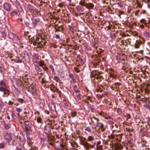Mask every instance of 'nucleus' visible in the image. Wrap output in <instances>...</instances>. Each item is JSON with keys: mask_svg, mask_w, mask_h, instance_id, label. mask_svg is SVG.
Masks as SVG:
<instances>
[{"mask_svg": "<svg viewBox=\"0 0 150 150\" xmlns=\"http://www.w3.org/2000/svg\"><path fill=\"white\" fill-rule=\"evenodd\" d=\"M6 82V81L4 79L0 82V91L3 92L4 95L7 97L9 95L10 91L7 88Z\"/></svg>", "mask_w": 150, "mask_h": 150, "instance_id": "nucleus-1", "label": "nucleus"}, {"mask_svg": "<svg viewBox=\"0 0 150 150\" xmlns=\"http://www.w3.org/2000/svg\"><path fill=\"white\" fill-rule=\"evenodd\" d=\"M79 137L81 138V144L84 146V149L86 150H89L90 148H93L94 147V145H92L85 141L86 140L85 138L81 136H79Z\"/></svg>", "mask_w": 150, "mask_h": 150, "instance_id": "nucleus-2", "label": "nucleus"}, {"mask_svg": "<svg viewBox=\"0 0 150 150\" xmlns=\"http://www.w3.org/2000/svg\"><path fill=\"white\" fill-rule=\"evenodd\" d=\"M28 90L33 95L35 94L37 92V89L35 87L31 84L29 86Z\"/></svg>", "mask_w": 150, "mask_h": 150, "instance_id": "nucleus-3", "label": "nucleus"}, {"mask_svg": "<svg viewBox=\"0 0 150 150\" xmlns=\"http://www.w3.org/2000/svg\"><path fill=\"white\" fill-rule=\"evenodd\" d=\"M4 138L7 142H9L11 140L10 134L8 133H6L4 135Z\"/></svg>", "mask_w": 150, "mask_h": 150, "instance_id": "nucleus-4", "label": "nucleus"}, {"mask_svg": "<svg viewBox=\"0 0 150 150\" xmlns=\"http://www.w3.org/2000/svg\"><path fill=\"white\" fill-rule=\"evenodd\" d=\"M4 8L5 10L7 11H9L11 8V5L8 3H5L4 5Z\"/></svg>", "mask_w": 150, "mask_h": 150, "instance_id": "nucleus-5", "label": "nucleus"}, {"mask_svg": "<svg viewBox=\"0 0 150 150\" xmlns=\"http://www.w3.org/2000/svg\"><path fill=\"white\" fill-rule=\"evenodd\" d=\"M40 21L39 18H37L36 19H33V20L32 25L33 27H35L38 24V22Z\"/></svg>", "mask_w": 150, "mask_h": 150, "instance_id": "nucleus-6", "label": "nucleus"}, {"mask_svg": "<svg viewBox=\"0 0 150 150\" xmlns=\"http://www.w3.org/2000/svg\"><path fill=\"white\" fill-rule=\"evenodd\" d=\"M122 146L121 144L117 143L114 146L115 150H119L122 149Z\"/></svg>", "mask_w": 150, "mask_h": 150, "instance_id": "nucleus-7", "label": "nucleus"}, {"mask_svg": "<svg viewBox=\"0 0 150 150\" xmlns=\"http://www.w3.org/2000/svg\"><path fill=\"white\" fill-rule=\"evenodd\" d=\"M24 123L26 126L28 127L26 128L28 130H29L30 129V126L31 125L30 122L28 121H24Z\"/></svg>", "mask_w": 150, "mask_h": 150, "instance_id": "nucleus-8", "label": "nucleus"}, {"mask_svg": "<svg viewBox=\"0 0 150 150\" xmlns=\"http://www.w3.org/2000/svg\"><path fill=\"white\" fill-rule=\"evenodd\" d=\"M76 8L78 11L79 12H83L84 11V9L83 8L80 6H76Z\"/></svg>", "mask_w": 150, "mask_h": 150, "instance_id": "nucleus-9", "label": "nucleus"}, {"mask_svg": "<svg viewBox=\"0 0 150 150\" xmlns=\"http://www.w3.org/2000/svg\"><path fill=\"white\" fill-rule=\"evenodd\" d=\"M24 57L25 59L28 62L30 61V57L29 54L27 53L26 52L24 54Z\"/></svg>", "mask_w": 150, "mask_h": 150, "instance_id": "nucleus-10", "label": "nucleus"}, {"mask_svg": "<svg viewBox=\"0 0 150 150\" xmlns=\"http://www.w3.org/2000/svg\"><path fill=\"white\" fill-rule=\"evenodd\" d=\"M33 13L38 16H40L41 14L40 13V11H39L37 9H34L33 11Z\"/></svg>", "mask_w": 150, "mask_h": 150, "instance_id": "nucleus-11", "label": "nucleus"}, {"mask_svg": "<svg viewBox=\"0 0 150 150\" xmlns=\"http://www.w3.org/2000/svg\"><path fill=\"white\" fill-rule=\"evenodd\" d=\"M15 35H14L13 33L9 32L8 33V38L12 39L13 40L15 38Z\"/></svg>", "mask_w": 150, "mask_h": 150, "instance_id": "nucleus-12", "label": "nucleus"}, {"mask_svg": "<svg viewBox=\"0 0 150 150\" xmlns=\"http://www.w3.org/2000/svg\"><path fill=\"white\" fill-rule=\"evenodd\" d=\"M46 43V41H45L44 42L42 41H40L37 42L36 43L37 44V45H41L43 46V45H45Z\"/></svg>", "mask_w": 150, "mask_h": 150, "instance_id": "nucleus-13", "label": "nucleus"}, {"mask_svg": "<svg viewBox=\"0 0 150 150\" xmlns=\"http://www.w3.org/2000/svg\"><path fill=\"white\" fill-rule=\"evenodd\" d=\"M74 91L76 93H79L80 92V91L79 90V88L76 85H75L74 86Z\"/></svg>", "mask_w": 150, "mask_h": 150, "instance_id": "nucleus-14", "label": "nucleus"}, {"mask_svg": "<svg viewBox=\"0 0 150 150\" xmlns=\"http://www.w3.org/2000/svg\"><path fill=\"white\" fill-rule=\"evenodd\" d=\"M96 126L100 128H102L104 127L103 124L102 123L98 122L96 123Z\"/></svg>", "mask_w": 150, "mask_h": 150, "instance_id": "nucleus-15", "label": "nucleus"}, {"mask_svg": "<svg viewBox=\"0 0 150 150\" xmlns=\"http://www.w3.org/2000/svg\"><path fill=\"white\" fill-rule=\"evenodd\" d=\"M94 139V137L91 136H90L88 137L87 140L89 142L92 141Z\"/></svg>", "mask_w": 150, "mask_h": 150, "instance_id": "nucleus-16", "label": "nucleus"}, {"mask_svg": "<svg viewBox=\"0 0 150 150\" xmlns=\"http://www.w3.org/2000/svg\"><path fill=\"white\" fill-rule=\"evenodd\" d=\"M45 130L46 131V133H49L50 132L51 130L50 127L48 126L45 127Z\"/></svg>", "mask_w": 150, "mask_h": 150, "instance_id": "nucleus-17", "label": "nucleus"}, {"mask_svg": "<svg viewBox=\"0 0 150 150\" xmlns=\"http://www.w3.org/2000/svg\"><path fill=\"white\" fill-rule=\"evenodd\" d=\"M144 35L146 37H148L150 38V35L149 33L146 31L144 32Z\"/></svg>", "mask_w": 150, "mask_h": 150, "instance_id": "nucleus-18", "label": "nucleus"}, {"mask_svg": "<svg viewBox=\"0 0 150 150\" xmlns=\"http://www.w3.org/2000/svg\"><path fill=\"white\" fill-rule=\"evenodd\" d=\"M60 146L61 147V150H68L66 148L65 146L63 144H61Z\"/></svg>", "mask_w": 150, "mask_h": 150, "instance_id": "nucleus-19", "label": "nucleus"}, {"mask_svg": "<svg viewBox=\"0 0 150 150\" xmlns=\"http://www.w3.org/2000/svg\"><path fill=\"white\" fill-rule=\"evenodd\" d=\"M97 146V150H103V146L102 145H96Z\"/></svg>", "mask_w": 150, "mask_h": 150, "instance_id": "nucleus-20", "label": "nucleus"}, {"mask_svg": "<svg viewBox=\"0 0 150 150\" xmlns=\"http://www.w3.org/2000/svg\"><path fill=\"white\" fill-rule=\"evenodd\" d=\"M28 7L29 9L31 11H32L34 9H33V7L30 4H29L28 5Z\"/></svg>", "mask_w": 150, "mask_h": 150, "instance_id": "nucleus-21", "label": "nucleus"}, {"mask_svg": "<svg viewBox=\"0 0 150 150\" xmlns=\"http://www.w3.org/2000/svg\"><path fill=\"white\" fill-rule=\"evenodd\" d=\"M71 115L72 117H73L76 116L77 113L76 112H71Z\"/></svg>", "mask_w": 150, "mask_h": 150, "instance_id": "nucleus-22", "label": "nucleus"}, {"mask_svg": "<svg viewBox=\"0 0 150 150\" xmlns=\"http://www.w3.org/2000/svg\"><path fill=\"white\" fill-rule=\"evenodd\" d=\"M85 130L88 132H90L91 131V129L89 127H86Z\"/></svg>", "mask_w": 150, "mask_h": 150, "instance_id": "nucleus-23", "label": "nucleus"}, {"mask_svg": "<svg viewBox=\"0 0 150 150\" xmlns=\"http://www.w3.org/2000/svg\"><path fill=\"white\" fill-rule=\"evenodd\" d=\"M4 127L6 129H8L10 127V125L5 124L4 125Z\"/></svg>", "mask_w": 150, "mask_h": 150, "instance_id": "nucleus-24", "label": "nucleus"}, {"mask_svg": "<svg viewBox=\"0 0 150 150\" xmlns=\"http://www.w3.org/2000/svg\"><path fill=\"white\" fill-rule=\"evenodd\" d=\"M17 101L21 104L23 103L24 101L23 99L21 98H18L17 99Z\"/></svg>", "mask_w": 150, "mask_h": 150, "instance_id": "nucleus-25", "label": "nucleus"}, {"mask_svg": "<svg viewBox=\"0 0 150 150\" xmlns=\"http://www.w3.org/2000/svg\"><path fill=\"white\" fill-rule=\"evenodd\" d=\"M5 146L4 143H0V149L3 148Z\"/></svg>", "mask_w": 150, "mask_h": 150, "instance_id": "nucleus-26", "label": "nucleus"}, {"mask_svg": "<svg viewBox=\"0 0 150 150\" xmlns=\"http://www.w3.org/2000/svg\"><path fill=\"white\" fill-rule=\"evenodd\" d=\"M127 118V120H128V119H130L131 116L129 114H127L126 116Z\"/></svg>", "mask_w": 150, "mask_h": 150, "instance_id": "nucleus-27", "label": "nucleus"}, {"mask_svg": "<svg viewBox=\"0 0 150 150\" xmlns=\"http://www.w3.org/2000/svg\"><path fill=\"white\" fill-rule=\"evenodd\" d=\"M35 68L37 70H38V71L40 72L41 71V69L40 68V67L39 66H36Z\"/></svg>", "mask_w": 150, "mask_h": 150, "instance_id": "nucleus-28", "label": "nucleus"}, {"mask_svg": "<svg viewBox=\"0 0 150 150\" xmlns=\"http://www.w3.org/2000/svg\"><path fill=\"white\" fill-rule=\"evenodd\" d=\"M88 4L89 8H92L93 7V5L91 3H89Z\"/></svg>", "mask_w": 150, "mask_h": 150, "instance_id": "nucleus-29", "label": "nucleus"}, {"mask_svg": "<svg viewBox=\"0 0 150 150\" xmlns=\"http://www.w3.org/2000/svg\"><path fill=\"white\" fill-rule=\"evenodd\" d=\"M17 13L16 12H15V11H13V12H12L11 13V15L12 16H16L17 15Z\"/></svg>", "mask_w": 150, "mask_h": 150, "instance_id": "nucleus-30", "label": "nucleus"}, {"mask_svg": "<svg viewBox=\"0 0 150 150\" xmlns=\"http://www.w3.org/2000/svg\"><path fill=\"white\" fill-rule=\"evenodd\" d=\"M42 120V119L40 117H38L37 119V120L38 123L41 122Z\"/></svg>", "mask_w": 150, "mask_h": 150, "instance_id": "nucleus-31", "label": "nucleus"}, {"mask_svg": "<svg viewBox=\"0 0 150 150\" xmlns=\"http://www.w3.org/2000/svg\"><path fill=\"white\" fill-rule=\"evenodd\" d=\"M61 26H58V28H57L56 27L55 28V31L57 32V31H60V30H59V28L61 27Z\"/></svg>", "mask_w": 150, "mask_h": 150, "instance_id": "nucleus-32", "label": "nucleus"}, {"mask_svg": "<svg viewBox=\"0 0 150 150\" xmlns=\"http://www.w3.org/2000/svg\"><path fill=\"white\" fill-rule=\"evenodd\" d=\"M137 6L139 7L140 8H142V4L140 3H139V2H137Z\"/></svg>", "mask_w": 150, "mask_h": 150, "instance_id": "nucleus-33", "label": "nucleus"}, {"mask_svg": "<svg viewBox=\"0 0 150 150\" xmlns=\"http://www.w3.org/2000/svg\"><path fill=\"white\" fill-rule=\"evenodd\" d=\"M14 61L15 62L17 63H21V60L18 59H15L14 60Z\"/></svg>", "mask_w": 150, "mask_h": 150, "instance_id": "nucleus-34", "label": "nucleus"}, {"mask_svg": "<svg viewBox=\"0 0 150 150\" xmlns=\"http://www.w3.org/2000/svg\"><path fill=\"white\" fill-rule=\"evenodd\" d=\"M16 110L18 112H19L21 111L22 110V109L21 108H17Z\"/></svg>", "mask_w": 150, "mask_h": 150, "instance_id": "nucleus-35", "label": "nucleus"}, {"mask_svg": "<svg viewBox=\"0 0 150 150\" xmlns=\"http://www.w3.org/2000/svg\"><path fill=\"white\" fill-rule=\"evenodd\" d=\"M4 67L2 66H0V71L2 72L4 71Z\"/></svg>", "mask_w": 150, "mask_h": 150, "instance_id": "nucleus-36", "label": "nucleus"}, {"mask_svg": "<svg viewBox=\"0 0 150 150\" xmlns=\"http://www.w3.org/2000/svg\"><path fill=\"white\" fill-rule=\"evenodd\" d=\"M55 38L57 39H59L61 40L60 35L58 34H57L56 35Z\"/></svg>", "mask_w": 150, "mask_h": 150, "instance_id": "nucleus-37", "label": "nucleus"}, {"mask_svg": "<svg viewBox=\"0 0 150 150\" xmlns=\"http://www.w3.org/2000/svg\"><path fill=\"white\" fill-rule=\"evenodd\" d=\"M110 77H112L113 78H115L116 77V76L113 75L112 74H110Z\"/></svg>", "mask_w": 150, "mask_h": 150, "instance_id": "nucleus-38", "label": "nucleus"}, {"mask_svg": "<svg viewBox=\"0 0 150 150\" xmlns=\"http://www.w3.org/2000/svg\"><path fill=\"white\" fill-rule=\"evenodd\" d=\"M54 79L57 81H58L59 80V77H58L57 76H54Z\"/></svg>", "mask_w": 150, "mask_h": 150, "instance_id": "nucleus-39", "label": "nucleus"}, {"mask_svg": "<svg viewBox=\"0 0 150 150\" xmlns=\"http://www.w3.org/2000/svg\"><path fill=\"white\" fill-rule=\"evenodd\" d=\"M105 114V113L103 112H101L99 113V115L103 116H104Z\"/></svg>", "mask_w": 150, "mask_h": 150, "instance_id": "nucleus-40", "label": "nucleus"}, {"mask_svg": "<svg viewBox=\"0 0 150 150\" xmlns=\"http://www.w3.org/2000/svg\"><path fill=\"white\" fill-rule=\"evenodd\" d=\"M77 97L79 99H81V95L80 93H79L77 95Z\"/></svg>", "mask_w": 150, "mask_h": 150, "instance_id": "nucleus-41", "label": "nucleus"}, {"mask_svg": "<svg viewBox=\"0 0 150 150\" xmlns=\"http://www.w3.org/2000/svg\"><path fill=\"white\" fill-rule=\"evenodd\" d=\"M95 78L97 79H101V76H99L98 75H96L95 76Z\"/></svg>", "mask_w": 150, "mask_h": 150, "instance_id": "nucleus-42", "label": "nucleus"}, {"mask_svg": "<svg viewBox=\"0 0 150 150\" xmlns=\"http://www.w3.org/2000/svg\"><path fill=\"white\" fill-rule=\"evenodd\" d=\"M79 4L83 6H85V3L84 2L82 1H81L79 3Z\"/></svg>", "mask_w": 150, "mask_h": 150, "instance_id": "nucleus-43", "label": "nucleus"}, {"mask_svg": "<svg viewBox=\"0 0 150 150\" xmlns=\"http://www.w3.org/2000/svg\"><path fill=\"white\" fill-rule=\"evenodd\" d=\"M50 67L52 71L53 72L54 71V69L53 66L52 65H50Z\"/></svg>", "mask_w": 150, "mask_h": 150, "instance_id": "nucleus-44", "label": "nucleus"}, {"mask_svg": "<svg viewBox=\"0 0 150 150\" xmlns=\"http://www.w3.org/2000/svg\"><path fill=\"white\" fill-rule=\"evenodd\" d=\"M92 118H94L95 119V120H96V121H97V122H99V120L98 118H97L94 117H93Z\"/></svg>", "mask_w": 150, "mask_h": 150, "instance_id": "nucleus-45", "label": "nucleus"}, {"mask_svg": "<svg viewBox=\"0 0 150 150\" xmlns=\"http://www.w3.org/2000/svg\"><path fill=\"white\" fill-rule=\"evenodd\" d=\"M91 108V111L92 112H95L96 111V110L95 109V108Z\"/></svg>", "mask_w": 150, "mask_h": 150, "instance_id": "nucleus-46", "label": "nucleus"}, {"mask_svg": "<svg viewBox=\"0 0 150 150\" xmlns=\"http://www.w3.org/2000/svg\"><path fill=\"white\" fill-rule=\"evenodd\" d=\"M75 70L77 71V73L79 72L80 71V70L79 69L77 68H75Z\"/></svg>", "mask_w": 150, "mask_h": 150, "instance_id": "nucleus-47", "label": "nucleus"}, {"mask_svg": "<svg viewBox=\"0 0 150 150\" xmlns=\"http://www.w3.org/2000/svg\"><path fill=\"white\" fill-rule=\"evenodd\" d=\"M39 65L40 66L42 67L44 65V63L42 62H41L39 63Z\"/></svg>", "mask_w": 150, "mask_h": 150, "instance_id": "nucleus-48", "label": "nucleus"}, {"mask_svg": "<svg viewBox=\"0 0 150 150\" xmlns=\"http://www.w3.org/2000/svg\"><path fill=\"white\" fill-rule=\"evenodd\" d=\"M76 47H77V46H76L74 45L73 46L72 48L73 49H74L75 50H76L77 49L76 48Z\"/></svg>", "mask_w": 150, "mask_h": 150, "instance_id": "nucleus-49", "label": "nucleus"}, {"mask_svg": "<svg viewBox=\"0 0 150 150\" xmlns=\"http://www.w3.org/2000/svg\"><path fill=\"white\" fill-rule=\"evenodd\" d=\"M38 46H37V47L38 48H42L43 47V45H38Z\"/></svg>", "mask_w": 150, "mask_h": 150, "instance_id": "nucleus-50", "label": "nucleus"}, {"mask_svg": "<svg viewBox=\"0 0 150 150\" xmlns=\"http://www.w3.org/2000/svg\"><path fill=\"white\" fill-rule=\"evenodd\" d=\"M69 77L71 78H74V76L72 74H70L69 75Z\"/></svg>", "mask_w": 150, "mask_h": 150, "instance_id": "nucleus-51", "label": "nucleus"}, {"mask_svg": "<svg viewBox=\"0 0 150 150\" xmlns=\"http://www.w3.org/2000/svg\"><path fill=\"white\" fill-rule=\"evenodd\" d=\"M13 102L11 101H9L8 102V104L9 105H11L13 104Z\"/></svg>", "mask_w": 150, "mask_h": 150, "instance_id": "nucleus-52", "label": "nucleus"}, {"mask_svg": "<svg viewBox=\"0 0 150 150\" xmlns=\"http://www.w3.org/2000/svg\"><path fill=\"white\" fill-rule=\"evenodd\" d=\"M101 142L100 141H98L97 143V145L99 146Z\"/></svg>", "mask_w": 150, "mask_h": 150, "instance_id": "nucleus-53", "label": "nucleus"}, {"mask_svg": "<svg viewBox=\"0 0 150 150\" xmlns=\"http://www.w3.org/2000/svg\"><path fill=\"white\" fill-rule=\"evenodd\" d=\"M59 5L60 8H61L63 6V5L61 3L59 4Z\"/></svg>", "mask_w": 150, "mask_h": 150, "instance_id": "nucleus-54", "label": "nucleus"}, {"mask_svg": "<svg viewBox=\"0 0 150 150\" xmlns=\"http://www.w3.org/2000/svg\"><path fill=\"white\" fill-rule=\"evenodd\" d=\"M145 20L144 19H141L140 20V22L141 23H144L145 22Z\"/></svg>", "mask_w": 150, "mask_h": 150, "instance_id": "nucleus-55", "label": "nucleus"}, {"mask_svg": "<svg viewBox=\"0 0 150 150\" xmlns=\"http://www.w3.org/2000/svg\"><path fill=\"white\" fill-rule=\"evenodd\" d=\"M86 6V7L88 8L89 9V6H88V4H86V5H85V6Z\"/></svg>", "mask_w": 150, "mask_h": 150, "instance_id": "nucleus-56", "label": "nucleus"}, {"mask_svg": "<svg viewBox=\"0 0 150 150\" xmlns=\"http://www.w3.org/2000/svg\"><path fill=\"white\" fill-rule=\"evenodd\" d=\"M102 91V89H100L99 90L98 89H96V91H100V92H101V91Z\"/></svg>", "mask_w": 150, "mask_h": 150, "instance_id": "nucleus-57", "label": "nucleus"}, {"mask_svg": "<svg viewBox=\"0 0 150 150\" xmlns=\"http://www.w3.org/2000/svg\"><path fill=\"white\" fill-rule=\"evenodd\" d=\"M12 117H13V118L14 119H15L16 118V117L15 116H14V117H14V116H13V115H14V114H13V113H12Z\"/></svg>", "mask_w": 150, "mask_h": 150, "instance_id": "nucleus-58", "label": "nucleus"}, {"mask_svg": "<svg viewBox=\"0 0 150 150\" xmlns=\"http://www.w3.org/2000/svg\"><path fill=\"white\" fill-rule=\"evenodd\" d=\"M101 129V131L102 132H103L105 131V129L104 128V127H102V128H100Z\"/></svg>", "mask_w": 150, "mask_h": 150, "instance_id": "nucleus-59", "label": "nucleus"}, {"mask_svg": "<svg viewBox=\"0 0 150 150\" xmlns=\"http://www.w3.org/2000/svg\"><path fill=\"white\" fill-rule=\"evenodd\" d=\"M27 113V112H24V113L25 114V115H24V117H27V115H26V114Z\"/></svg>", "mask_w": 150, "mask_h": 150, "instance_id": "nucleus-60", "label": "nucleus"}, {"mask_svg": "<svg viewBox=\"0 0 150 150\" xmlns=\"http://www.w3.org/2000/svg\"><path fill=\"white\" fill-rule=\"evenodd\" d=\"M42 83H45V80L44 79H42Z\"/></svg>", "mask_w": 150, "mask_h": 150, "instance_id": "nucleus-61", "label": "nucleus"}, {"mask_svg": "<svg viewBox=\"0 0 150 150\" xmlns=\"http://www.w3.org/2000/svg\"><path fill=\"white\" fill-rule=\"evenodd\" d=\"M41 39V41H45V39L44 38H42Z\"/></svg>", "mask_w": 150, "mask_h": 150, "instance_id": "nucleus-62", "label": "nucleus"}, {"mask_svg": "<svg viewBox=\"0 0 150 150\" xmlns=\"http://www.w3.org/2000/svg\"><path fill=\"white\" fill-rule=\"evenodd\" d=\"M139 46L138 45H135V48H139Z\"/></svg>", "mask_w": 150, "mask_h": 150, "instance_id": "nucleus-63", "label": "nucleus"}, {"mask_svg": "<svg viewBox=\"0 0 150 150\" xmlns=\"http://www.w3.org/2000/svg\"><path fill=\"white\" fill-rule=\"evenodd\" d=\"M72 79V81L74 82H75L76 81V79L75 78H73Z\"/></svg>", "mask_w": 150, "mask_h": 150, "instance_id": "nucleus-64", "label": "nucleus"}]
</instances>
